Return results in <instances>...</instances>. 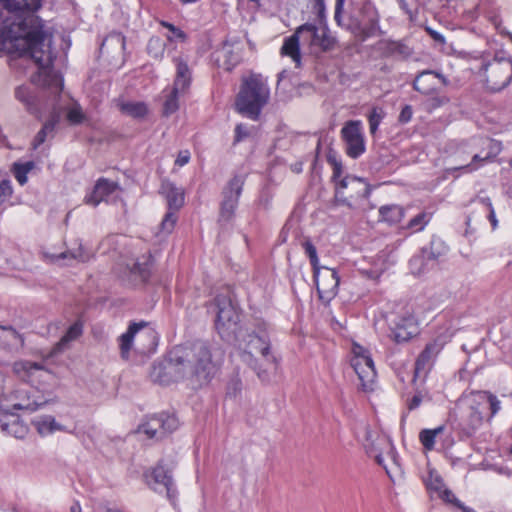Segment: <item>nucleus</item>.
<instances>
[{"label": "nucleus", "instance_id": "1", "mask_svg": "<svg viewBox=\"0 0 512 512\" xmlns=\"http://www.w3.org/2000/svg\"><path fill=\"white\" fill-rule=\"evenodd\" d=\"M43 0H0L9 12L26 14L6 18L0 25V46L3 51L18 57L32 59L38 66V73L32 83L41 85L54 96L63 89L61 77L52 69L53 55L42 20L34 13L42 6Z\"/></svg>", "mask_w": 512, "mask_h": 512}, {"label": "nucleus", "instance_id": "2", "mask_svg": "<svg viewBox=\"0 0 512 512\" xmlns=\"http://www.w3.org/2000/svg\"><path fill=\"white\" fill-rule=\"evenodd\" d=\"M213 372L210 348L205 341L197 340L191 345L172 348L166 364L153 366L151 377L161 385L186 381L192 389H197L210 381Z\"/></svg>", "mask_w": 512, "mask_h": 512}, {"label": "nucleus", "instance_id": "3", "mask_svg": "<svg viewBox=\"0 0 512 512\" xmlns=\"http://www.w3.org/2000/svg\"><path fill=\"white\" fill-rule=\"evenodd\" d=\"M241 360L254 373L258 379L267 383L271 374L278 367V360L271 351L270 337L265 335L248 334L245 350L241 353Z\"/></svg>", "mask_w": 512, "mask_h": 512}, {"label": "nucleus", "instance_id": "4", "mask_svg": "<svg viewBox=\"0 0 512 512\" xmlns=\"http://www.w3.org/2000/svg\"><path fill=\"white\" fill-rule=\"evenodd\" d=\"M269 97L267 83L260 75H251L241 85L235 101L236 109L243 116L257 120Z\"/></svg>", "mask_w": 512, "mask_h": 512}, {"label": "nucleus", "instance_id": "5", "mask_svg": "<svg viewBox=\"0 0 512 512\" xmlns=\"http://www.w3.org/2000/svg\"><path fill=\"white\" fill-rule=\"evenodd\" d=\"M48 402L36 388L21 384L15 389L0 394V410L12 414L15 410L35 411Z\"/></svg>", "mask_w": 512, "mask_h": 512}, {"label": "nucleus", "instance_id": "6", "mask_svg": "<svg viewBox=\"0 0 512 512\" xmlns=\"http://www.w3.org/2000/svg\"><path fill=\"white\" fill-rule=\"evenodd\" d=\"M214 305L217 309L215 328L221 339L227 342L236 340L240 315L232 300L228 296L220 294L214 298Z\"/></svg>", "mask_w": 512, "mask_h": 512}, {"label": "nucleus", "instance_id": "7", "mask_svg": "<svg viewBox=\"0 0 512 512\" xmlns=\"http://www.w3.org/2000/svg\"><path fill=\"white\" fill-rule=\"evenodd\" d=\"M372 186L363 178L346 175L335 187L334 199L337 205H344L350 209L356 207L355 202L369 198Z\"/></svg>", "mask_w": 512, "mask_h": 512}, {"label": "nucleus", "instance_id": "8", "mask_svg": "<svg viewBox=\"0 0 512 512\" xmlns=\"http://www.w3.org/2000/svg\"><path fill=\"white\" fill-rule=\"evenodd\" d=\"M480 73L491 92H500L512 81V59L495 55L492 60L482 65Z\"/></svg>", "mask_w": 512, "mask_h": 512}, {"label": "nucleus", "instance_id": "9", "mask_svg": "<svg viewBox=\"0 0 512 512\" xmlns=\"http://www.w3.org/2000/svg\"><path fill=\"white\" fill-rule=\"evenodd\" d=\"M244 184L245 176L235 174L222 188L218 215V222L221 225L228 224L234 219Z\"/></svg>", "mask_w": 512, "mask_h": 512}, {"label": "nucleus", "instance_id": "10", "mask_svg": "<svg viewBox=\"0 0 512 512\" xmlns=\"http://www.w3.org/2000/svg\"><path fill=\"white\" fill-rule=\"evenodd\" d=\"M379 21L380 16L378 10L370 1H366L359 9L354 33L360 36L362 40L381 35L383 31L380 28Z\"/></svg>", "mask_w": 512, "mask_h": 512}, {"label": "nucleus", "instance_id": "11", "mask_svg": "<svg viewBox=\"0 0 512 512\" xmlns=\"http://www.w3.org/2000/svg\"><path fill=\"white\" fill-rule=\"evenodd\" d=\"M179 421L174 415L160 413L149 416L139 425L138 432L145 434L149 439L160 440L175 431Z\"/></svg>", "mask_w": 512, "mask_h": 512}, {"label": "nucleus", "instance_id": "12", "mask_svg": "<svg viewBox=\"0 0 512 512\" xmlns=\"http://www.w3.org/2000/svg\"><path fill=\"white\" fill-rule=\"evenodd\" d=\"M353 351L354 356L351 358V366L358 375L363 389L367 390L376 378L374 362L361 346H356Z\"/></svg>", "mask_w": 512, "mask_h": 512}, {"label": "nucleus", "instance_id": "13", "mask_svg": "<svg viewBox=\"0 0 512 512\" xmlns=\"http://www.w3.org/2000/svg\"><path fill=\"white\" fill-rule=\"evenodd\" d=\"M341 136L345 142L346 154L350 158L357 159L365 152V141L360 121H348L341 129Z\"/></svg>", "mask_w": 512, "mask_h": 512}, {"label": "nucleus", "instance_id": "14", "mask_svg": "<svg viewBox=\"0 0 512 512\" xmlns=\"http://www.w3.org/2000/svg\"><path fill=\"white\" fill-rule=\"evenodd\" d=\"M298 32L309 34L312 47H318L323 52L331 51L335 48L337 40L330 33L326 24L316 26L312 23H305L298 27Z\"/></svg>", "mask_w": 512, "mask_h": 512}, {"label": "nucleus", "instance_id": "15", "mask_svg": "<svg viewBox=\"0 0 512 512\" xmlns=\"http://www.w3.org/2000/svg\"><path fill=\"white\" fill-rule=\"evenodd\" d=\"M314 281L322 302L329 303L337 295L340 278L335 269L321 267L320 274Z\"/></svg>", "mask_w": 512, "mask_h": 512}, {"label": "nucleus", "instance_id": "16", "mask_svg": "<svg viewBox=\"0 0 512 512\" xmlns=\"http://www.w3.org/2000/svg\"><path fill=\"white\" fill-rule=\"evenodd\" d=\"M447 85V78L435 71L424 70L420 72L413 81V88L423 95H432L438 91V83Z\"/></svg>", "mask_w": 512, "mask_h": 512}, {"label": "nucleus", "instance_id": "17", "mask_svg": "<svg viewBox=\"0 0 512 512\" xmlns=\"http://www.w3.org/2000/svg\"><path fill=\"white\" fill-rule=\"evenodd\" d=\"M390 337L396 343L409 341L416 334L415 319L411 315L396 316L390 323Z\"/></svg>", "mask_w": 512, "mask_h": 512}, {"label": "nucleus", "instance_id": "18", "mask_svg": "<svg viewBox=\"0 0 512 512\" xmlns=\"http://www.w3.org/2000/svg\"><path fill=\"white\" fill-rule=\"evenodd\" d=\"M443 349V344L439 340H434L426 344L424 350L419 354L415 362V374H426L434 364V361L440 351Z\"/></svg>", "mask_w": 512, "mask_h": 512}, {"label": "nucleus", "instance_id": "19", "mask_svg": "<svg viewBox=\"0 0 512 512\" xmlns=\"http://www.w3.org/2000/svg\"><path fill=\"white\" fill-rule=\"evenodd\" d=\"M152 477L156 487V491H165L167 497L170 500L176 497V488L172 478L171 470L166 468L162 462H159L157 466L152 470Z\"/></svg>", "mask_w": 512, "mask_h": 512}, {"label": "nucleus", "instance_id": "20", "mask_svg": "<svg viewBox=\"0 0 512 512\" xmlns=\"http://www.w3.org/2000/svg\"><path fill=\"white\" fill-rule=\"evenodd\" d=\"M14 96L30 114L37 115L40 112V91L38 88L20 85L15 88Z\"/></svg>", "mask_w": 512, "mask_h": 512}, {"label": "nucleus", "instance_id": "21", "mask_svg": "<svg viewBox=\"0 0 512 512\" xmlns=\"http://www.w3.org/2000/svg\"><path fill=\"white\" fill-rule=\"evenodd\" d=\"M377 50L385 58L407 59L413 53V50L402 40H380L377 43Z\"/></svg>", "mask_w": 512, "mask_h": 512}, {"label": "nucleus", "instance_id": "22", "mask_svg": "<svg viewBox=\"0 0 512 512\" xmlns=\"http://www.w3.org/2000/svg\"><path fill=\"white\" fill-rule=\"evenodd\" d=\"M483 415L478 406L470 405L461 416L458 428L463 435L470 437L482 425Z\"/></svg>", "mask_w": 512, "mask_h": 512}, {"label": "nucleus", "instance_id": "23", "mask_svg": "<svg viewBox=\"0 0 512 512\" xmlns=\"http://www.w3.org/2000/svg\"><path fill=\"white\" fill-rule=\"evenodd\" d=\"M173 62L176 67L173 88H175V90H180L182 94H185L190 88L192 82V70L189 67L187 60L182 57H175Z\"/></svg>", "mask_w": 512, "mask_h": 512}, {"label": "nucleus", "instance_id": "24", "mask_svg": "<svg viewBox=\"0 0 512 512\" xmlns=\"http://www.w3.org/2000/svg\"><path fill=\"white\" fill-rule=\"evenodd\" d=\"M116 188V183L105 178H100L96 182L92 193L86 197V203L97 206L101 201L105 200L106 197L111 195Z\"/></svg>", "mask_w": 512, "mask_h": 512}, {"label": "nucleus", "instance_id": "25", "mask_svg": "<svg viewBox=\"0 0 512 512\" xmlns=\"http://www.w3.org/2000/svg\"><path fill=\"white\" fill-rule=\"evenodd\" d=\"M161 194L166 198L169 210H179L184 204V193L169 181L162 182Z\"/></svg>", "mask_w": 512, "mask_h": 512}, {"label": "nucleus", "instance_id": "26", "mask_svg": "<svg viewBox=\"0 0 512 512\" xmlns=\"http://www.w3.org/2000/svg\"><path fill=\"white\" fill-rule=\"evenodd\" d=\"M24 345L23 336L12 326L0 325V347L9 350L22 348Z\"/></svg>", "mask_w": 512, "mask_h": 512}, {"label": "nucleus", "instance_id": "27", "mask_svg": "<svg viewBox=\"0 0 512 512\" xmlns=\"http://www.w3.org/2000/svg\"><path fill=\"white\" fill-rule=\"evenodd\" d=\"M82 334L83 323L80 320H77L72 325L69 326L65 334L55 344V346L52 349V354L56 355L58 353L63 352L65 349L68 348L69 344L72 341L77 340Z\"/></svg>", "mask_w": 512, "mask_h": 512}, {"label": "nucleus", "instance_id": "28", "mask_svg": "<svg viewBox=\"0 0 512 512\" xmlns=\"http://www.w3.org/2000/svg\"><path fill=\"white\" fill-rule=\"evenodd\" d=\"M32 425L42 437L53 434L56 431H63L64 426L58 423L51 415H40L32 420Z\"/></svg>", "mask_w": 512, "mask_h": 512}, {"label": "nucleus", "instance_id": "29", "mask_svg": "<svg viewBox=\"0 0 512 512\" xmlns=\"http://www.w3.org/2000/svg\"><path fill=\"white\" fill-rule=\"evenodd\" d=\"M152 256L149 254L137 259L129 268L131 276L137 283H146L151 274Z\"/></svg>", "mask_w": 512, "mask_h": 512}, {"label": "nucleus", "instance_id": "30", "mask_svg": "<svg viewBox=\"0 0 512 512\" xmlns=\"http://www.w3.org/2000/svg\"><path fill=\"white\" fill-rule=\"evenodd\" d=\"M424 257H426L432 264L439 260L442 256L448 252V246L445 242L439 238L433 236L428 246L421 249Z\"/></svg>", "mask_w": 512, "mask_h": 512}, {"label": "nucleus", "instance_id": "31", "mask_svg": "<svg viewBox=\"0 0 512 512\" xmlns=\"http://www.w3.org/2000/svg\"><path fill=\"white\" fill-rule=\"evenodd\" d=\"M120 112L134 119H144L148 114V107L142 101H121L118 103Z\"/></svg>", "mask_w": 512, "mask_h": 512}, {"label": "nucleus", "instance_id": "32", "mask_svg": "<svg viewBox=\"0 0 512 512\" xmlns=\"http://www.w3.org/2000/svg\"><path fill=\"white\" fill-rule=\"evenodd\" d=\"M146 326L145 322L141 323H131L125 333H123L119 338V346L121 350V356L123 358H128L130 349L132 347V342L134 336Z\"/></svg>", "mask_w": 512, "mask_h": 512}, {"label": "nucleus", "instance_id": "33", "mask_svg": "<svg viewBox=\"0 0 512 512\" xmlns=\"http://www.w3.org/2000/svg\"><path fill=\"white\" fill-rule=\"evenodd\" d=\"M92 257V252L87 250L81 242L77 244V247L69 248L56 256L57 260L71 259L82 263L88 262Z\"/></svg>", "mask_w": 512, "mask_h": 512}, {"label": "nucleus", "instance_id": "34", "mask_svg": "<svg viewBox=\"0 0 512 512\" xmlns=\"http://www.w3.org/2000/svg\"><path fill=\"white\" fill-rule=\"evenodd\" d=\"M380 217L389 224L399 223L405 216V210L402 206L391 204L384 205L379 209Z\"/></svg>", "mask_w": 512, "mask_h": 512}, {"label": "nucleus", "instance_id": "35", "mask_svg": "<svg viewBox=\"0 0 512 512\" xmlns=\"http://www.w3.org/2000/svg\"><path fill=\"white\" fill-rule=\"evenodd\" d=\"M0 430L17 439H24L29 431L28 426L19 419H14L11 422L0 420Z\"/></svg>", "mask_w": 512, "mask_h": 512}, {"label": "nucleus", "instance_id": "36", "mask_svg": "<svg viewBox=\"0 0 512 512\" xmlns=\"http://www.w3.org/2000/svg\"><path fill=\"white\" fill-rule=\"evenodd\" d=\"M281 54L291 57L292 60L295 62L296 66L300 65L301 54L298 35H291L285 38L284 43L281 47Z\"/></svg>", "mask_w": 512, "mask_h": 512}, {"label": "nucleus", "instance_id": "37", "mask_svg": "<svg viewBox=\"0 0 512 512\" xmlns=\"http://www.w3.org/2000/svg\"><path fill=\"white\" fill-rule=\"evenodd\" d=\"M223 60V66L227 71H231L239 62L240 54L235 52L233 47L225 42L218 52V60Z\"/></svg>", "mask_w": 512, "mask_h": 512}, {"label": "nucleus", "instance_id": "38", "mask_svg": "<svg viewBox=\"0 0 512 512\" xmlns=\"http://www.w3.org/2000/svg\"><path fill=\"white\" fill-rule=\"evenodd\" d=\"M444 430V426H439L435 429H423L419 433V440L423 447L431 451L434 449L435 446V439L436 437L442 433Z\"/></svg>", "mask_w": 512, "mask_h": 512}, {"label": "nucleus", "instance_id": "39", "mask_svg": "<svg viewBox=\"0 0 512 512\" xmlns=\"http://www.w3.org/2000/svg\"><path fill=\"white\" fill-rule=\"evenodd\" d=\"M433 265L423 253L420 251L419 254L414 255L409 261V267L414 275H421L430 269Z\"/></svg>", "mask_w": 512, "mask_h": 512}, {"label": "nucleus", "instance_id": "40", "mask_svg": "<svg viewBox=\"0 0 512 512\" xmlns=\"http://www.w3.org/2000/svg\"><path fill=\"white\" fill-rule=\"evenodd\" d=\"M179 94H182L180 90L172 89L165 96V101L163 103V115L168 117L175 113L179 109Z\"/></svg>", "mask_w": 512, "mask_h": 512}, {"label": "nucleus", "instance_id": "41", "mask_svg": "<svg viewBox=\"0 0 512 512\" xmlns=\"http://www.w3.org/2000/svg\"><path fill=\"white\" fill-rule=\"evenodd\" d=\"M166 44L158 36H153L147 44V53L156 60H161L164 56Z\"/></svg>", "mask_w": 512, "mask_h": 512}, {"label": "nucleus", "instance_id": "42", "mask_svg": "<svg viewBox=\"0 0 512 512\" xmlns=\"http://www.w3.org/2000/svg\"><path fill=\"white\" fill-rule=\"evenodd\" d=\"M302 246L304 248V251H305L306 255L309 257L310 264H311L312 269H313V278L317 279V277L320 274L321 267L319 265V258H318V255H317L316 247L309 240H306L302 244Z\"/></svg>", "mask_w": 512, "mask_h": 512}, {"label": "nucleus", "instance_id": "43", "mask_svg": "<svg viewBox=\"0 0 512 512\" xmlns=\"http://www.w3.org/2000/svg\"><path fill=\"white\" fill-rule=\"evenodd\" d=\"M432 214L422 211L414 216L406 225V228L414 232L422 231L430 222Z\"/></svg>", "mask_w": 512, "mask_h": 512}, {"label": "nucleus", "instance_id": "44", "mask_svg": "<svg viewBox=\"0 0 512 512\" xmlns=\"http://www.w3.org/2000/svg\"><path fill=\"white\" fill-rule=\"evenodd\" d=\"M34 163L32 161H28L25 163H14L13 164V174L16 180L20 185L26 184L28 178L27 174L33 169Z\"/></svg>", "mask_w": 512, "mask_h": 512}, {"label": "nucleus", "instance_id": "45", "mask_svg": "<svg viewBox=\"0 0 512 512\" xmlns=\"http://www.w3.org/2000/svg\"><path fill=\"white\" fill-rule=\"evenodd\" d=\"M385 116V112L381 107H373L368 115L369 129L371 134H375L378 127Z\"/></svg>", "mask_w": 512, "mask_h": 512}, {"label": "nucleus", "instance_id": "46", "mask_svg": "<svg viewBox=\"0 0 512 512\" xmlns=\"http://www.w3.org/2000/svg\"><path fill=\"white\" fill-rule=\"evenodd\" d=\"M327 162L332 166L333 173H332V181L335 183V187L337 186L338 182L343 178V166L341 161L337 160L336 156L330 151L327 155Z\"/></svg>", "mask_w": 512, "mask_h": 512}, {"label": "nucleus", "instance_id": "47", "mask_svg": "<svg viewBox=\"0 0 512 512\" xmlns=\"http://www.w3.org/2000/svg\"><path fill=\"white\" fill-rule=\"evenodd\" d=\"M125 40H126L125 36L122 33H120V32H112L103 40V42L101 44V50L106 45H111V44L118 45L121 48V50H124L125 49V44H126Z\"/></svg>", "mask_w": 512, "mask_h": 512}, {"label": "nucleus", "instance_id": "48", "mask_svg": "<svg viewBox=\"0 0 512 512\" xmlns=\"http://www.w3.org/2000/svg\"><path fill=\"white\" fill-rule=\"evenodd\" d=\"M176 210H169L161 221V230L167 234L171 233L177 221Z\"/></svg>", "mask_w": 512, "mask_h": 512}, {"label": "nucleus", "instance_id": "49", "mask_svg": "<svg viewBox=\"0 0 512 512\" xmlns=\"http://www.w3.org/2000/svg\"><path fill=\"white\" fill-rule=\"evenodd\" d=\"M85 119V115L81 109L80 106H74L71 109H69L67 113V120L72 125H78L81 124Z\"/></svg>", "mask_w": 512, "mask_h": 512}, {"label": "nucleus", "instance_id": "50", "mask_svg": "<svg viewBox=\"0 0 512 512\" xmlns=\"http://www.w3.org/2000/svg\"><path fill=\"white\" fill-rule=\"evenodd\" d=\"M426 486L430 490L440 491L443 487V480L436 472L430 471L426 479Z\"/></svg>", "mask_w": 512, "mask_h": 512}, {"label": "nucleus", "instance_id": "51", "mask_svg": "<svg viewBox=\"0 0 512 512\" xmlns=\"http://www.w3.org/2000/svg\"><path fill=\"white\" fill-rule=\"evenodd\" d=\"M254 330L251 332L256 335H265L266 337H270V332L272 330L271 325L263 319H257L254 324Z\"/></svg>", "mask_w": 512, "mask_h": 512}, {"label": "nucleus", "instance_id": "52", "mask_svg": "<svg viewBox=\"0 0 512 512\" xmlns=\"http://www.w3.org/2000/svg\"><path fill=\"white\" fill-rule=\"evenodd\" d=\"M13 193L11 181L8 179H3L0 182V204L7 201Z\"/></svg>", "mask_w": 512, "mask_h": 512}, {"label": "nucleus", "instance_id": "53", "mask_svg": "<svg viewBox=\"0 0 512 512\" xmlns=\"http://www.w3.org/2000/svg\"><path fill=\"white\" fill-rule=\"evenodd\" d=\"M482 397L487 399L491 410V416H494L500 410V401L495 395L489 392H483Z\"/></svg>", "mask_w": 512, "mask_h": 512}, {"label": "nucleus", "instance_id": "54", "mask_svg": "<svg viewBox=\"0 0 512 512\" xmlns=\"http://www.w3.org/2000/svg\"><path fill=\"white\" fill-rule=\"evenodd\" d=\"M250 132L248 127L245 124H238L235 127V136H234V144H237L243 141L245 138L249 136Z\"/></svg>", "mask_w": 512, "mask_h": 512}, {"label": "nucleus", "instance_id": "55", "mask_svg": "<svg viewBox=\"0 0 512 512\" xmlns=\"http://www.w3.org/2000/svg\"><path fill=\"white\" fill-rule=\"evenodd\" d=\"M60 117L58 114H52L49 119L43 124L42 130L48 134H52L59 123Z\"/></svg>", "mask_w": 512, "mask_h": 512}, {"label": "nucleus", "instance_id": "56", "mask_svg": "<svg viewBox=\"0 0 512 512\" xmlns=\"http://www.w3.org/2000/svg\"><path fill=\"white\" fill-rule=\"evenodd\" d=\"M161 25L163 27L167 28L170 32H172L175 38H177V39H179L181 41H185L186 40V38H187L186 33L183 30H181L180 28H178L175 25H173L172 23H169V22H166V21H162Z\"/></svg>", "mask_w": 512, "mask_h": 512}, {"label": "nucleus", "instance_id": "57", "mask_svg": "<svg viewBox=\"0 0 512 512\" xmlns=\"http://www.w3.org/2000/svg\"><path fill=\"white\" fill-rule=\"evenodd\" d=\"M412 115V107L410 105H405L399 114L398 121L402 124H406L411 120Z\"/></svg>", "mask_w": 512, "mask_h": 512}, {"label": "nucleus", "instance_id": "58", "mask_svg": "<svg viewBox=\"0 0 512 512\" xmlns=\"http://www.w3.org/2000/svg\"><path fill=\"white\" fill-rule=\"evenodd\" d=\"M481 201L488 208V210H489L488 218H489V220H490V222L492 224V227L495 229L496 226H497V220H496V217H495L494 209L492 207V203H491L489 198H483Z\"/></svg>", "mask_w": 512, "mask_h": 512}, {"label": "nucleus", "instance_id": "59", "mask_svg": "<svg viewBox=\"0 0 512 512\" xmlns=\"http://www.w3.org/2000/svg\"><path fill=\"white\" fill-rule=\"evenodd\" d=\"M445 495L448 501L453 502L457 507L462 509L464 512H475L473 509L465 507L456 497L452 494L451 491L446 490Z\"/></svg>", "mask_w": 512, "mask_h": 512}, {"label": "nucleus", "instance_id": "60", "mask_svg": "<svg viewBox=\"0 0 512 512\" xmlns=\"http://www.w3.org/2000/svg\"><path fill=\"white\" fill-rule=\"evenodd\" d=\"M422 403V395L421 393L415 394L411 399L407 402V408L409 411L417 409Z\"/></svg>", "mask_w": 512, "mask_h": 512}, {"label": "nucleus", "instance_id": "61", "mask_svg": "<svg viewBox=\"0 0 512 512\" xmlns=\"http://www.w3.org/2000/svg\"><path fill=\"white\" fill-rule=\"evenodd\" d=\"M344 2L345 0H336L335 2L334 19L338 25H341Z\"/></svg>", "mask_w": 512, "mask_h": 512}, {"label": "nucleus", "instance_id": "62", "mask_svg": "<svg viewBox=\"0 0 512 512\" xmlns=\"http://www.w3.org/2000/svg\"><path fill=\"white\" fill-rule=\"evenodd\" d=\"M47 136H48L47 133L45 131H43L42 129H40L33 140V143H32L33 148L37 149L41 144H43L45 142Z\"/></svg>", "mask_w": 512, "mask_h": 512}, {"label": "nucleus", "instance_id": "63", "mask_svg": "<svg viewBox=\"0 0 512 512\" xmlns=\"http://www.w3.org/2000/svg\"><path fill=\"white\" fill-rule=\"evenodd\" d=\"M190 160V154L188 151H180L176 160L175 164L178 166H184L186 165Z\"/></svg>", "mask_w": 512, "mask_h": 512}, {"label": "nucleus", "instance_id": "64", "mask_svg": "<svg viewBox=\"0 0 512 512\" xmlns=\"http://www.w3.org/2000/svg\"><path fill=\"white\" fill-rule=\"evenodd\" d=\"M426 30L435 42H437L439 44L445 43V37L441 33L437 32L431 28H427Z\"/></svg>", "mask_w": 512, "mask_h": 512}]
</instances>
